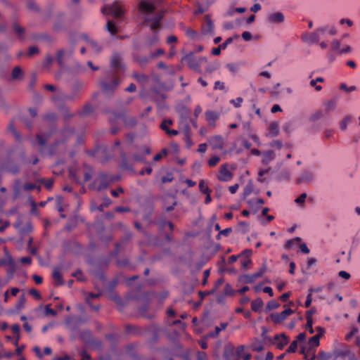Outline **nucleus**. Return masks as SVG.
I'll return each instance as SVG.
<instances>
[{
  "label": "nucleus",
  "mask_w": 360,
  "mask_h": 360,
  "mask_svg": "<svg viewBox=\"0 0 360 360\" xmlns=\"http://www.w3.org/2000/svg\"><path fill=\"white\" fill-rule=\"evenodd\" d=\"M139 11L146 15L143 22L148 25L150 28L155 31L158 29L160 22L163 18L162 13H155L153 16H150L151 13L155 11V6L147 0H141L138 6Z\"/></svg>",
  "instance_id": "f257e3e1"
},
{
  "label": "nucleus",
  "mask_w": 360,
  "mask_h": 360,
  "mask_svg": "<svg viewBox=\"0 0 360 360\" xmlns=\"http://www.w3.org/2000/svg\"><path fill=\"white\" fill-rule=\"evenodd\" d=\"M120 82L116 72L106 70L104 72V78L99 80V84L105 94H110L117 89Z\"/></svg>",
  "instance_id": "f03ea898"
},
{
  "label": "nucleus",
  "mask_w": 360,
  "mask_h": 360,
  "mask_svg": "<svg viewBox=\"0 0 360 360\" xmlns=\"http://www.w3.org/2000/svg\"><path fill=\"white\" fill-rule=\"evenodd\" d=\"M183 60L186 63L190 68L199 73H202V70L200 68L202 62L207 60L205 57L198 58L195 56L193 53L186 55Z\"/></svg>",
  "instance_id": "7ed1b4c3"
},
{
  "label": "nucleus",
  "mask_w": 360,
  "mask_h": 360,
  "mask_svg": "<svg viewBox=\"0 0 360 360\" xmlns=\"http://www.w3.org/2000/svg\"><path fill=\"white\" fill-rule=\"evenodd\" d=\"M101 12L104 15L112 14L116 18H121L124 13L123 9L118 1H115L112 5H105L101 8Z\"/></svg>",
  "instance_id": "20e7f679"
},
{
  "label": "nucleus",
  "mask_w": 360,
  "mask_h": 360,
  "mask_svg": "<svg viewBox=\"0 0 360 360\" xmlns=\"http://www.w3.org/2000/svg\"><path fill=\"white\" fill-rule=\"evenodd\" d=\"M338 101L336 98L326 101L323 103L322 113L323 116H332L336 114Z\"/></svg>",
  "instance_id": "39448f33"
},
{
  "label": "nucleus",
  "mask_w": 360,
  "mask_h": 360,
  "mask_svg": "<svg viewBox=\"0 0 360 360\" xmlns=\"http://www.w3.org/2000/svg\"><path fill=\"white\" fill-rule=\"evenodd\" d=\"M82 86L79 84L74 85L71 94H60L58 96H54L53 101L61 98L64 101H74L77 98L79 97Z\"/></svg>",
  "instance_id": "423d86ee"
},
{
  "label": "nucleus",
  "mask_w": 360,
  "mask_h": 360,
  "mask_svg": "<svg viewBox=\"0 0 360 360\" xmlns=\"http://www.w3.org/2000/svg\"><path fill=\"white\" fill-rule=\"evenodd\" d=\"M111 67L115 70L112 71L113 72H116L119 71H124L125 65L122 63V58L120 53H114L111 57L110 60Z\"/></svg>",
  "instance_id": "0eeeda50"
},
{
  "label": "nucleus",
  "mask_w": 360,
  "mask_h": 360,
  "mask_svg": "<svg viewBox=\"0 0 360 360\" xmlns=\"http://www.w3.org/2000/svg\"><path fill=\"white\" fill-rule=\"evenodd\" d=\"M321 40H327L336 34L337 30L334 25H328L319 28Z\"/></svg>",
  "instance_id": "6e6552de"
},
{
  "label": "nucleus",
  "mask_w": 360,
  "mask_h": 360,
  "mask_svg": "<svg viewBox=\"0 0 360 360\" xmlns=\"http://www.w3.org/2000/svg\"><path fill=\"white\" fill-rule=\"evenodd\" d=\"M294 311L291 309L290 308L285 309L281 313H272L270 315V318L272 320V321L276 323H281L284 320L286 319V318L293 314Z\"/></svg>",
  "instance_id": "1a4fd4ad"
},
{
  "label": "nucleus",
  "mask_w": 360,
  "mask_h": 360,
  "mask_svg": "<svg viewBox=\"0 0 360 360\" xmlns=\"http://www.w3.org/2000/svg\"><path fill=\"white\" fill-rule=\"evenodd\" d=\"M74 133V129L72 128H65L60 131L61 140H56L55 143L51 146V153L53 152L55 148L58 147L60 143H65Z\"/></svg>",
  "instance_id": "9d476101"
},
{
  "label": "nucleus",
  "mask_w": 360,
  "mask_h": 360,
  "mask_svg": "<svg viewBox=\"0 0 360 360\" xmlns=\"http://www.w3.org/2000/svg\"><path fill=\"white\" fill-rule=\"evenodd\" d=\"M266 271V267H261L258 271L252 274H244L240 276V281L245 283H252L256 281L257 278L261 277Z\"/></svg>",
  "instance_id": "9b49d317"
},
{
  "label": "nucleus",
  "mask_w": 360,
  "mask_h": 360,
  "mask_svg": "<svg viewBox=\"0 0 360 360\" xmlns=\"http://www.w3.org/2000/svg\"><path fill=\"white\" fill-rule=\"evenodd\" d=\"M302 39L308 44L318 43L321 40V36L319 28L314 32L309 33L306 32L302 34Z\"/></svg>",
  "instance_id": "f8f14e48"
},
{
  "label": "nucleus",
  "mask_w": 360,
  "mask_h": 360,
  "mask_svg": "<svg viewBox=\"0 0 360 360\" xmlns=\"http://www.w3.org/2000/svg\"><path fill=\"white\" fill-rule=\"evenodd\" d=\"M208 141L210 145L214 150H223L224 148V139L221 135L211 136Z\"/></svg>",
  "instance_id": "ddd939ff"
},
{
  "label": "nucleus",
  "mask_w": 360,
  "mask_h": 360,
  "mask_svg": "<svg viewBox=\"0 0 360 360\" xmlns=\"http://www.w3.org/2000/svg\"><path fill=\"white\" fill-rule=\"evenodd\" d=\"M233 177V174L229 171L227 164H224L220 167L217 178L221 181H230Z\"/></svg>",
  "instance_id": "4468645a"
},
{
  "label": "nucleus",
  "mask_w": 360,
  "mask_h": 360,
  "mask_svg": "<svg viewBox=\"0 0 360 360\" xmlns=\"http://www.w3.org/2000/svg\"><path fill=\"white\" fill-rule=\"evenodd\" d=\"M214 24L211 20V18L206 15L205 17V20L202 25V32L203 34H210L213 35L214 34Z\"/></svg>",
  "instance_id": "2eb2a0df"
},
{
  "label": "nucleus",
  "mask_w": 360,
  "mask_h": 360,
  "mask_svg": "<svg viewBox=\"0 0 360 360\" xmlns=\"http://www.w3.org/2000/svg\"><path fill=\"white\" fill-rule=\"evenodd\" d=\"M53 133V130H51L50 132L47 133H39L37 135V144L40 147L41 150L42 151L44 147L46 146V143Z\"/></svg>",
  "instance_id": "dca6fc26"
},
{
  "label": "nucleus",
  "mask_w": 360,
  "mask_h": 360,
  "mask_svg": "<svg viewBox=\"0 0 360 360\" xmlns=\"http://www.w3.org/2000/svg\"><path fill=\"white\" fill-rule=\"evenodd\" d=\"M276 341V345L278 349H282L289 342V338L285 333L276 334L274 336Z\"/></svg>",
  "instance_id": "f3484780"
},
{
  "label": "nucleus",
  "mask_w": 360,
  "mask_h": 360,
  "mask_svg": "<svg viewBox=\"0 0 360 360\" xmlns=\"http://www.w3.org/2000/svg\"><path fill=\"white\" fill-rule=\"evenodd\" d=\"M267 20L271 23H282L285 20V16L281 12H275L268 15Z\"/></svg>",
  "instance_id": "a211bd4d"
},
{
  "label": "nucleus",
  "mask_w": 360,
  "mask_h": 360,
  "mask_svg": "<svg viewBox=\"0 0 360 360\" xmlns=\"http://www.w3.org/2000/svg\"><path fill=\"white\" fill-rule=\"evenodd\" d=\"M314 180V174L310 171H304L297 179V184L310 183Z\"/></svg>",
  "instance_id": "6ab92c4d"
},
{
  "label": "nucleus",
  "mask_w": 360,
  "mask_h": 360,
  "mask_svg": "<svg viewBox=\"0 0 360 360\" xmlns=\"http://www.w3.org/2000/svg\"><path fill=\"white\" fill-rule=\"evenodd\" d=\"M132 237L131 233H127L124 238L120 242L116 243L115 250L113 252H112L111 255L112 256H116L119 254V252L121 251V248L127 243V241L129 239H131Z\"/></svg>",
  "instance_id": "aec40b11"
},
{
  "label": "nucleus",
  "mask_w": 360,
  "mask_h": 360,
  "mask_svg": "<svg viewBox=\"0 0 360 360\" xmlns=\"http://www.w3.org/2000/svg\"><path fill=\"white\" fill-rule=\"evenodd\" d=\"M206 120L210 126L214 127L215 122L219 117V114L213 110H207L205 112Z\"/></svg>",
  "instance_id": "412c9836"
},
{
  "label": "nucleus",
  "mask_w": 360,
  "mask_h": 360,
  "mask_svg": "<svg viewBox=\"0 0 360 360\" xmlns=\"http://www.w3.org/2000/svg\"><path fill=\"white\" fill-rule=\"evenodd\" d=\"M111 203H112L111 199L106 196L103 198V203H100V205H98V206H97L96 204L92 202L91 205V209L92 211L98 210L99 212H102L103 210L104 207H108Z\"/></svg>",
  "instance_id": "4be33fe9"
},
{
  "label": "nucleus",
  "mask_w": 360,
  "mask_h": 360,
  "mask_svg": "<svg viewBox=\"0 0 360 360\" xmlns=\"http://www.w3.org/2000/svg\"><path fill=\"white\" fill-rule=\"evenodd\" d=\"M276 157L274 152L272 150H268L262 153V162L264 165H269Z\"/></svg>",
  "instance_id": "5701e85b"
},
{
  "label": "nucleus",
  "mask_w": 360,
  "mask_h": 360,
  "mask_svg": "<svg viewBox=\"0 0 360 360\" xmlns=\"http://www.w3.org/2000/svg\"><path fill=\"white\" fill-rule=\"evenodd\" d=\"M279 134V127L277 122H272L270 123L266 134L267 136L275 137Z\"/></svg>",
  "instance_id": "b1692460"
},
{
  "label": "nucleus",
  "mask_w": 360,
  "mask_h": 360,
  "mask_svg": "<svg viewBox=\"0 0 360 360\" xmlns=\"http://www.w3.org/2000/svg\"><path fill=\"white\" fill-rule=\"evenodd\" d=\"M12 28L20 39H25V29L23 27L20 26L17 22H14Z\"/></svg>",
  "instance_id": "393cba45"
},
{
  "label": "nucleus",
  "mask_w": 360,
  "mask_h": 360,
  "mask_svg": "<svg viewBox=\"0 0 360 360\" xmlns=\"http://www.w3.org/2000/svg\"><path fill=\"white\" fill-rule=\"evenodd\" d=\"M132 77L134 78L139 83L142 85H145L149 81V76L143 73H139L134 72L132 75Z\"/></svg>",
  "instance_id": "a878e982"
},
{
  "label": "nucleus",
  "mask_w": 360,
  "mask_h": 360,
  "mask_svg": "<svg viewBox=\"0 0 360 360\" xmlns=\"http://www.w3.org/2000/svg\"><path fill=\"white\" fill-rule=\"evenodd\" d=\"M100 184L98 185V190L106 188L110 184V179L108 176L103 172L100 173Z\"/></svg>",
  "instance_id": "bb28decb"
},
{
  "label": "nucleus",
  "mask_w": 360,
  "mask_h": 360,
  "mask_svg": "<svg viewBox=\"0 0 360 360\" xmlns=\"http://www.w3.org/2000/svg\"><path fill=\"white\" fill-rule=\"evenodd\" d=\"M250 349L254 352H261L264 348V344L262 340L255 339L250 345Z\"/></svg>",
  "instance_id": "cd10ccee"
},
{
  "label": "nucleus",
  "mask_w": 360,
  "mask_h": 360,
  "mask_svg": "<svg viewBox=\"0 0 360 360\" xmlns=\"http://www.w3.org/2000/svg\"><path fill=\"white\" fill-rule=\"evenodd\" d=\"M227 326H228V323H226V322L221 323L220 326H216L215 328H214V330L210 332L207 335V337H208V338H217L219 335L220 331H221L222 330L226 329Z\"/></svg>",
  "instance_id": "c85d7f7f"
},
{
  "label": "nucleus",
  "mask_w": 360,
  "mask_h": 360,
  "mask_svg": "<svg viewBox=\"0 0 360 360\" xmlns=\"http://www.w3.org/2000/svg\"><path fill=\"white\" fill-rule=\"evenodd\" d=\"M184 140L186 143V147L187 148H190L193 146V141L191 135V129L188 125H186V127H185Z\"/></svg>",
  "instance_id": "c756f323"
},
{
  "label": "nucleus",
  "mask_w": 360,
  "mask_h": 360,
  "mask_svg": "<svg viewBox=\"0 0 360 360\" xmlns=\"http://www.w3.org/2000/svg\"><path fill=\"white\" fill-rule=\"evenodd\" d=\"M53 278L56 281L57 283V285H61L64 284V281L63 280L62 275L60 271L59 267H55L53 269V273H52Z\"/></svg>",
  "instance_id": "7c9ffc66"
},
{
  "label": "nucleus",
  "mask_w": 360,
  "mask_h": 360,
  "mask_svg": "<svg viewBox=\"0 0 360 360\" xmlns=\"http://www.w3.org/2000/svg\"><path fill=\"white\" fill-rule=\"evenodd\" d=\"M219 67V65L217 62L210 63L207 65L205 68V71L204 73V77H207L210 74H212L213 72L217 70Z\"/></svg>",
  "instance_id": "2f4dec72"
},
{
  "label": "nucleus",
  "mask_w": 360,
  "mask_h": 360,
  "mask_svg": "<svg viewBox=\"0 0 360 360\" xmlns=\"http://www.w3.org/2000/svg\"><path fill=\"white\" fill-rule=\"evenodd\" d=\"M63 14H60L58 19L54 22L53 25V30L55 32H60L63 30L64 27V22H63Z\"/></svg>",
  "instance_id": "473e14b6"
},
{
  "label": "nucleus",
  "mask_w": 360,
  "mask_h": 360,
  "mask_svg": "<svg viewBox=\"0 0 360 360\" xmlns=\"http://www.w3.org/2000/svg\"><path fill=\"white\" fill-rule=\"evenodd\" d=\"M34 39L43 40L49 43H53L55 39L48 33L35 34L32 37Z\"/></svg>",
  "instance_id": "72a5a7b5"
},
{
  "label": "nucleus",
  "mask_w": 360,
  "mask_h": 360,
  "mask_svg": "<svg viewBox=\"0 0 360 360\" xmlns=\"http://www.w3.org/2000/svg\"><path fill=\"white\" fill-rule=\"evenodd\" d=\"M133 58L141 67L145 66L149 61L148 57L139 54H134Z\"/></svg>",
  "instance_id": "f704fd0d"
},
{
  "label": "nucleus",
  "mask_w": 360,
  "mask_h": 360,
  "mask_svg": "<svg viewBox=\"0 0 360 360\" xmlns=\"http://www.w3.org/2000/svg\"><path fill=\"white\" fill-rule=\"evenodd\" d=\"M264 305V302L261 298H257L252 301L251 309L254 311H259Z\"/></svg>",
  "instance_id": "c9c22d12"
},
{
  "label": "nucleus",
  "mask_w": 360,
  "mask_h": 360,
  "mask_svg": "<svg viewBox=\"0 0 360 360\" xmlns=\"http://www.w3.org/2000/svg\"><path fill=\"white\" fill-rule=\"evenodd\" d=\"M224 356L226 360H238L234 348L226 349Z\"/></svg>",
  "instance_id": "e433bc0d"
},
{
  "label": "nucleus",
  "mask_w": 360,
  "mask_h": 360,
  "mask_svg": "<svg viewBox=\"0 0 360 360\" xmlns=\"http://www.w3.org/2000/svg\"><path fill=\"white\" fill-rule=\"evenodd\" d=\"M320 338L319 335H315L310 338L308 340V347L316 349L320 344Z\"/></svg>",
  "instance_id": "4c0bfd02"
},
{
  "label": "nucleus",
  "mask_w": 360,
  "mask_h": 360,
  "mask_svg": "<svg viewBox=\"0 0 360 360\" xmlns=\"http://www.w3.org/2000/svg\"><path fill=\"white\" fill-rule=\"evenodd\" d=\"M93 111L94 108L92 105L89 103H86L79 113L82 116H86L92 113Z\"/></svg>",
  "instance_id": "58836bf2"
},
{
  "label": "nucleus",
  "mask_w": 360,
  "mask_h": 360,
  "mask_svg": "<svg viewBox=\"0 0 360 360\" xmlns=\"http://www.w3.org/2000/svg\"><path fill=\"white\" fill-rule=\"evenodd\" d=\"M5 169L11 174H15L18 173L20 167L16 164L11 163L6 165Z\"/></svg>",
  "instance_id": "ea45409f"
},
{
  "label": "nucleus",
  "mask_w": 360,
  "mask_h": 360,
  "mask_svg": "<svg viewBox=\"0 0 360 360\" xmlns=\"http://www.w3.org/2000/svg\"><path fill=\"white\" fill-rule=\"evenodd\" d=\"M316 349L308 347L305 354V360H314L316 359Z\"/></svg>",
  "instance_id": "a19ab883"
},
{
  "label": "nucleus",
  "mask_w": 360,
  "mask_h": 360,
  "mask_svg": "<svg viewBox=\"0 0 360 360\" xmlns=\"http://www.w3.org/2000/svg\"><path fill=\"white\" fill-rule=\"evenodd\" d=\"M301 241V238L296 237L294 239L288 240L285 244V249H291L293 245L298 244Z\"/></svg>",
  "instance_id": "79ce46f5"
},
{
  "label": "nucleus",
  "mask_w": 360,
  "mask_h": 360,
  "mask_svg": "<svg viewBox=\"0 0 360 360\" xmlns=\"http://www.w3.org/2000/svg\"><path fill=\"white\" fill-rule=\"evenodd\" d=\"M199 189L200 191L204 194L212 192V191L210 189L207 184L204 180H201L199 182Z\"/></svg>",
  "instance_id": "37998d69"
},
{
  "label": "nucleus",
  "mask_w": 360,
  "mask_h": 360,
  "mask_svg": "<svg viewBox=\"0 0 360 360\" xmlns=\"http://www.w3.org/2000/svg\"><path fill=\"white\" fill-rule=\"evenodd\" d=\"M352 116L347 115L341 121L340 125L342 130H345L347 128V125L352 122Z\"/></svg>",
  "instance_id": "c03bdc74"
},
{
  "label": "nucleus",
  "mask_w": 360,
  "mask_h": 360,
  "mask_svg": "<svg viewBox=\"0 0 360 360\" xmlns=\"http://www.w3.org/2000/svg\"><path fill=\"white\" fill-rule=\"evenodd\" d=\"M13 191L15 194V198H17L21 191V182L19 179L15 180L13 184Z\"/></svg>",
  "instance_id": "a18cd8bd"
},
{
  "label": "nucleus",
  "mask_w": 360,
  "mask_h": 360,
  "mask_svg": "<svg viewBox=\"0 0 360 360\" xmlns=\"http://www.w3.org/2000/svg\"><path fill=\"white\" fill-rule=\"evenodd\" d=\"M107 30L109 32H110L112 34H115L117 33V27L115 26V24L112 20H108L106 25Z\"/></svg>",
  "instance_id": "49530a36"
},
{
  "label": "nucleus",
  "mask_w": 360,
  "mask_h": 360,
  "mask_svg": "<svg viewBox=\"0 0 360 360\" xmlns=\"http://www.w3.org/2000/svg\"><path fill=\"white\" fill-rule=\"evenodd\" d=\"M356 86L352 85V86H347V85L346 84H345V83H342L339 86V89L343 90L346 93L354 91L356 90Z\"/></svg>",
  "instance_id": "de8ad7c7"
},
{
  "label": "nucleus",
  "mask_w": 360,
  "mask_h": 360,
  "mask_svg": "<svg viewBox=\"0 0 360 360\" xmlns=\"http://www.w3.org/2000/svg\"><path fill=\"white\" fill-rule=\"evenodd\" d=\"M22 74V71L19 66H15L12 70V78L13 79H18Z\"/></svg>",
  "instance_id": "09e8293b"
},
{
  "label": "nucleus",
  "mask_w": 360,
  "mask_h": 360,
  "mask_svg": "<svg viewBox=\"0 0 360 360\" xmlns=\"http://www.w3.org/2000/svg\"><path fill=\"white\" fill-rule=\"evenodd\" d=\"M65 53V51L64 49H60L57 51L56 60L60 65H63V56H64Z\"/></svg>",
  "instance_id": "8fccbe9b"
},
{
  "label": "nucleus",
  "mask_w": 360,
  "mask_h": 360,
  "mask_svg": "<svg viewBox=\"0 0 360 360\" xmlns=\"http://www.w3.org/2000/svg\"><path fill=\"white\" fill-rule=\"evenodd\" d=\"M173 123L172 120L170 119H165L160 124V128L167 132V130L169 129V126L172 125Z\"/></svg>",
  "instance_id": "3c124183"
},
{
  "label": "nucleus",
  "mask_w": 360,
  "mask_h": 360,
  "mask_svg": "<svg viewBox=\"0 0 360 360\" xmlns=\"http://www.w3.org/2000/svg\"><path fill=\"white\" fill-rule=\"evenodd\" d=\"M27 6L29 9L34 11H39L40 10L39 6L37 4L34 0H28L27 2Z\"/></svg>",
  "instance_id": "603ef678"
},
{
  "label": "nucleus",
  "mask_w": 360,
  "mask_h": 360,
  "mask_svg": "<svg viewBox=\"0 0 360 360\" xmlns=\"http://www.w3.org/2000/svg\"><path fill=\"white\" fill-rule=\"evenodd\" d=\"M239 36L238 34H235L234 36L229 37L226 39L224 42H223L221 44H220V46L222 48V49H226L228 45L231 44L234 39H238Z\"/></svg>",
  "instance_id": "864d4df0"
},
{
  "label": "nucleus",
  "mask_w": 360,
  "mask_h": 360,
  "mask_svg": "<svg viewBox=\"0 0 360 360\" xmlns=\"http://www.w3.org/2000/svg\"><path fill=\"white\" fill-rule=\"evenodd\" d=\"M280 306V304L275 300H270L267 304H266V309L267 310H272L276 309L278 308Z\"/></svg>",
  "instance_id": "5fc2aeb1"
},
{
  "label": "nucleus",
  "mask_w": 360,
  "mask_h": 360,
  "mask_svg": "<svg viewBox=\"0 0 360 360\" xmlns=\"http://www.w3.org/2000/svg\"><path fill=\"white\" fill-rule=\"evenodd\" d=\"M245 349V346L243 345L238 346L236 348V349H235L236 357H237L238 360L240 359L241 357L245 354V353H244Z\"/></svg>",
  "instance_id": "6e6d98bb"
},
{
  "label": "nucleus",
  "mask_w": 360,
  "mask_h": 360,
  "mask_svg": "<svg viewBox=\"0 0 360 360\" xmlns=\"http://www.w3.org/2000/svg\"><path fill=\"white\" fill-rule=\"evenodd\" d=\"M219 161L220 158L217 155H214L208 160L207 163L210 167H213L216 166Z\"/></svg>",
  "instance_id": "4d7b16f0"
},
{
  "label": "nucleus",
  "mask_w": 360,
  "mask_h": 360,
  "mask_svg": "<svg viewBox=\"0 0 360 360\" xmlns=\"http://www.w3.org/2000/svg\"><path fill=\"white\" fill-rule=\"evenodd\" d=\"M90 46L92 47V49H94V50L96 52V53H99L102 50V46L98 44V42L94 39L92 40H89V43Z\"/></svg>",
  "instance_id": "13d9d810"
},
{
  "label": "nucleus",
  "mask_w": 360,
  "mask_h": 360,
  "mask_svg": "<svg viewBox=\"0 0 360 360\" xmlns=\"http://www.w3.org/2000/svg\"><path fill=\"white\" fill-rule=\"evenodd\" d=\"M339 356L345 357V356H348L349 360H356L355 355L353 353H351L347 351H342L339 349L338 352Z\"/></svg>",
  "instance_id": "bf43d9fd"
},
{
  "label": "nucleus",
  "mask_w": 360,
  "mask_h": 360,
  "mask_svg": "<svg viewBox=\"0 0 360 360\" xmlns=\"http://www.w3.org/2000/svg\"><path fill=\"white\" fill-rule=\"evenodd\" d=\"M38 188L39 190L41 189L40 186H37L34 184L30 183V182H26L23 185V188L25 191H31L34 188Z\"/></svg>",
  "instance_id": "052dcab7"
},
{
  "label": "nucleus",
  "mask_w": 360,
  "mask_h": 360,
  "mask_svg": "<svg viewBox=\"0 0 360 360\" xmlns=\"http://www.w3.org/2000/svg\"><path fill=\"white\" fill-rule=\"evenodd\" d=\"M307 193H302L298 198H297L295 200V202L298 204V205H303L304 202H305V200L307 198Z\"/></svg>",
  "instance_id": "680f3d73"
},
{
  "label": "nucleus",
  "mask_w": 360,
  "mask_h": 360,
  "mask_svg": "<svg viewBox=\"0 0 360 360\" xmlns=\"http://www.w3.org/2000/svg\"><path fill=\"white\" fill-rule=\"evenodd\" d=\"M297 349V340H293L289 347L287 349L288 353H293L295 352Z\"/></svg>",
  "instance_id": "e2e57ef3"
},
{
  "label": "nucleus",
  "mask_w": 360,
  "mask_h": 360,
  "mask_svg": "<svg viewBox=\"0 0 360 360\" xmlns=\"http://www.w3.org/2000/svg\"><path fill=\"white\" fill-rule=\"evenodd\" d=\"M305 328L309 331L310 334H313L314 333L315 329L313 328V319H309V320H307Z\"/></svg>",
  "instance_id": "0e129e2a"
},
{
  "label": "nucleus",
  "mask_w": 360,
  "mask_h": 360,
  "mask_svg": "<svg viewBox=\"0 0 360 360\" xmlns=\"http://www.w3.org/2000/svg\"><path fill=\"white\" fill-rule=\"evenodd\" d=\"M359 332V330L356 327H353L351 330L346 335L345 339L347 340H349L354 335L357 334Z\"/></svg>",
  "instance_id": "69168bd1"
},
{
  "label": "nucleus",
  "mask_w": 360,
  "mask_h": 360,
  "mask_svg": "<svg viewBox=\"0 0 360 360\" xmlns=\"http://www.w3.org/2000/svg\"><path fill=\"white\" fill-rule=\"evenodd\" d=\"M234 292L233 289L232 288L231 285L229 283H226L225 285L224 289V293L225 295H232Z\"/></svg>",
  "instance_id": "338daca9"
},
{
  "label": "nucleus",
  "mask_w": 360,
  "mask_h": 360,
  "mask_svg": "<svg viewBox=\"0 0 360 360\" xmlns=\"http://www.w3.org/2000/svg\"><path fill=\"white\" fill-rule=\"evenodd\" d=\"M243 101V98L241 97H238L236 98V99H232L230 103L231 104H233V105L235 107V108H239L241 106V104Z\"/></svg>",
  "instance_id": "774afa93"
}]
</instances>
